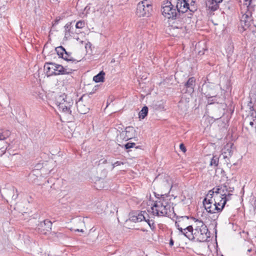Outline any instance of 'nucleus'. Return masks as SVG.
I'll return each mask as SVG.
<instances>
[{
	"mask_svg": "<svg viewBox=\"0 0 256 256\" xmlns=\"http://www.w3.org/2000/svg\"><path fill=\"white\" fill-rule=\"evenodd\" d=\"M218 86L214 83L210 82H205L202 86L200 92L202 94L208 98V104H216V108H218L220 110V114L216 116L215 119H218L224 114L222 112L226 108V104L223 102L222 98H218L217 90Z\"/></svg>",
	"mask_w": 256,
	"mask_h": 256,
	"instance_id": "1",
	"label": "nucleus"
},
{
	"mask_svg": "<svg viewBox=\"0 0 256 256\" xmlns=\"http://www.w3.org/2000/svg\"><path fill=\"white\" fill-rule=\"evenodd\" d=\"M197 226L194 229L192 226H189L184 228V230L188 232H184V235L189 240H192L196 238L197 241L204 242L210 238V232L206 225L201 220H196Z\"/></svg>",
	"mask_w": 256,
	"mask_h": 256,
	"instance_id": "2",
	"label": "nucleus"
},
{
	"mask_svg": "<svg viewBox=\"0 0 256 256\" xmlns=\"http://www.w3.org/2000/svg\"><path fill=\"white\" fill-rule=\"evenodd\" d=\"M187 11L186 7H182L180 4L175 6L168 0L164 1L162 6L161 12L162 15L169 20L175 18H181Z\"/></svg>",
	"mask_w": 256,
	"mask_h": 256,
	"instance_id": "3",
	"label": "nucleus"
},
{
	"mask_svg": "<svg viewBox=\"0 0 256 256\" xmlns=\"http://www.w3.org/2000/svg\"><path fill=\"white\" fill-rule=\"evenodd\" d=\"M44 68L46 73L50 76H57L63 74H70L74 70L68 68V66H63L62 64H56L55 62H48L44 64Z\"/></svg>",
	"mask_w": 256,
	"mask_h": 256,
	"instance_id": "4",
	"label": "nucleus"
},
{
	"mask_svg": "<svg viewBox=\"0 0 256 256\" xmlns=\"http://www.w3.org/2000/svg\"><path fill=\"white\" fill-rule=\"evenodd\" d=\"M186 18V14H184V16H181V18H175L168 20L170 26L174 30H178V34L182 36L186 33V28L184 26V19Z\"/></svg>",
	"mask_w": 256,
	"mask_h": 256,
	"instance_id": "5",
	"label": "nucleus"
},
{
	"mask_svg": "<svg viewBox=\"0 0 256 256\" xmlns=\"http://www.w3.org/2000/svg\"><path fill=\"white\" fill-rule=\"evenodd\" d=\"M152 11V5L148 0L141 1L137 5L136 13L140 17H149L151 15Z\"/></svg>",
	"mask_w": 256,
	"mask_h": 256,
	"instance_id": "6",
	"label": "nucleus"
},
{
	"mask_svg": "<svg viewBox=\"0 0 256 256\" xmlns=\"http://www.w3.org/2000/svg\"><path fill=\"white\" fill-rule=\"evenodd\" d=\"M92 94V92H90L88 94H83L76 102L77 110L80 114H84L89 112L90 108L86 102L90 100V96Z\"/></svg>",
	"mask_w": 256,
	"mask_h": 256,
	"instance_id": "7",
	"label": "nucleus"
},
{
	"mask_svg": "<svg viewBox=\"0 0 256 256\" xmlns=\"http://www.w3.org/2000/svg\"><path fill=\"white\" fill-rule=\"evenodd\" d=\"M148 214L146 211H136L130 214V220L133 222H140L148 218Z\"/></svg>",
	"mask_w": 256,
	"mask_h": 256,
	"instance_id": "8",
	"label": "nucleus"
},
{
	"mask_svg": "<svg viewBox=\"0 0 256 256\" xmlns=\"http://www.w3.org/2000/svg\"><path fill=\"white\" fill-rule=\"evenodd\" d=\"M52 222L48 220H45L38 223L36 228L39 232L46 234L48 232H50L52 229Z\"/></svg>",
	"mask_w": 256,
	"mask_h": 256,
	"instance_id": "9",
	"label": "nucleus"
},
{
	"mask_svg": "<svg viewBox=\"0 0 256 256\" xmlns=\"http://www.w3.org/2000/svg\"><path fill=\"white\" fill-rule=\"evenodd\" d=\"M223 0H206V6L207 10L214 12L219 8V4L221 3Z\"/></svg>",
	"mask_w": 256,
	"mask_h": 256,
	"instance_id": "10",
	"label": "nucleus"
},
{
	"mask_svg": "<svg viewBox=\"0 0 256 256\" xmlns=\"http://www.w3.org/2000/svg\"><path fill=\"white\" fill-rule=\"evenodd\" d=\"M73 100L69 98L68 100H66L64 102L60 104V109L62 110V111L66 114H72L71 107L73 104Z\"/></svg>",
	"mask_w": 256,
	"mask_h": 256,
	"instance_id": "11",
	"label": "nucleus"
},
{
	"mask_svg": "<svg viewBox=\"0 0 256 256\" xmlns=\"http://www.w3.org/2000/svg\"><path fill=\"white\" fill-rule=\"evenodd\" d=\"M170 206L169 204L160 206L159 209H156V214L157 216H168V210L170 212Z\"/></svg>",
	"mask_w": 256,
	"mask_h": 256,
	"instance_id": "12",
	"label": "nucleus"
},
{
	"mask_svg": "<svg viewBox=\"0 0 256 256\" xmlns=\"http://www.w3.org/2000/svg\"><path fill=\"white\" fill-rule=\"evenodd\" d=\"M196 85V78L194 77L190 78L187 82L184 84V87L190 92L194 91V88Z\"/></svg>",
	"mask_w": 256,
	"mask_h": 256,
	"instance_id": "13",
	"label": "nucleus"
},
{
	"mask_svg": "<svg viewBox=\"0 0 256 256\" xmlns=\"http://www.w3.org/2000/svg\"><path fill=\"white\" fill-rule=\"evenodd\" d=\"M226 204V200H225L224 202L222 203L221 207L215 206L214 205V202L212 204L211 206L208 208V210H206V212L208 214H212V212H222V210L224 208Z\"/></svg>",
	"mask_w": 256,
	"mask_h": 256,
	"instance_id": "14",
	"label": "nucleus"
},
{
	"mask_svg": "<svg viewBox=\"0 0 256 256\" xmlns=\"http://www.w3.org/2000/svg\"><path fill=\"white\" fill-rule=\"evenodd\" d=\"M124 135L126 134V136L128 138V140L134 138L136 134V130L134 127L129 126H126L125 128Z\"/></svg>",
	"mask_w": 256,
	"mask_h": 256,
	"instance_id": "15",
	"label": "nucleus"
},
{
	"mask_svg": "<svg viewBox=\"0 0 256 256\" xmlns=\"http://www.w3.org/2000/svg\"><path fill=\"white\" fill-rule=\"evenodd\" d=\"M62 59H64V60L66 61L67 62H70L71 63H74L76 64L78 62V60H77L75 58H74L72 56V53L70 52H68L66 50L64 56H63V58H62Z\"/></svg>",
	"mask_w": 256,
	"mask_h": 256,
	"instance_id": "16",
	"label": "nucleus"
},
{
	"mask_svg": "<svg viewBox=\"0 0 256 256\" xmlns=\"http://www.w3.org/2000/svg\"><path fill=\"white\" fill-rule=\"evenodd\" d=\"M68 99L67 96L64 94L62 93L60 94H58L56 96V104H58V106L60 108V104L64 102V100Z\"/></svg>",
	"mask_w": 256,
	"mask_h": 256,
	"instance_id": "17",
	"label": "nucleus"
},
{
	"mask_svg": "<svg viewBox=\"0 0 256 256\" xmlns=\"http://www.w3.org/2000/svg\"><path fill=\"white\" fill-rule=\"evenodd\" d=\"M105 72L102 70L93 78V80L96 82H103L104 80Z\"/></svg>",
	"mask_w": 256,
	"mask_h": 256,
	"instance_id": "18",
	"label": "nucleus"
},
{
	"mask_svg": "<svg viewBox=\"0 0 256 256\" xmlns=\"http://www.w3.org/2000/svg\"><path fill=\"white\" fill-rule=\"evenodd\" d=\"M55 52H56V54L58 56V57L60 58H62L66 52V50L64 48V47L60 46L55 48Z\"/></svg>",
	"mask_w": 256,
	"mask_h": 256,
	"instance_id": "19",
	"label": "nucleus"
},
{
	"mask_svg": "<svg viewBox=\"0 0 256 256\" xmlns=\"http://www.w3.org/2000/svg\"><path fill=\"white\" fill-rule=\"evenodd\" d=\"M148 108L147 106H144L140 112L138 116L140 118L144 119L148 115Z\"/></svg>",
	"mask_w": 256,
	"mask_h": 256,
	"instance_id": "20",
	"label": "nucleus"
},
{
	"mask_svg": "<svg viewBox=\"0 0 256 256\" xmlns=\"http://www.w3.org/2000/svg\"><path fill=\"white\" fill-rule=\"evenodd\" d=\"M189 0H177L176 4H180L182 6V7H186V10H190V11L192 12V10H190V4L188 3Z\"/></svg>",
	"mask_w": 256,
	"mask_h": 256,
	"instance_id": "21",
	"label": "nucleus"
},
{
	"mask_svg": "<svg viewBox=\"0 0 256 256\" xmlns=\"http://www.w3.org/2000/svg\"><path fill=\"white\" fill-rule=\"evenodd\" d=\"M150 216L148 214V218H146L144 220L147 222L150 228L152 230H154L156 229V226L154 224V221L153 219H150Z\"/></svg>",
	"mask_w": 256,
	"mask_h": 256,
	"instance_id": "22",
	"label": "nucleus"
},
{
	"mask_svg": "<svg viewBox=\"0 0 256 256\" xmlns=\"http://www.w3.org/2000/svg\"><path fill=\"white\" fill-rule=\"evenodd\" d=\"M213 202H214L212 199H208L207 198H205L204 199L202 203L206 211L208 210V208L211 206V205Z\"/></svg>",
	"mask_w": 256,
	"mask_h": 256,
	"instance_id": "23",
	"label": "nucleus"
},
{
	"mask_svg": "<svg viewBox=\"0 0 256 256\" xmlns=\"http://www.w3.org/2000/svg\"><path fill=\"white\" fill-rule=\"evenodd\" d=\"M252 20H248L246 18H241L240 20V24L243 28L246 30V28H248L250 26V22Z\"/></svg>",
	"mask_w": 256,
	"mask_h": 256,
	"instance_id": "24",
	"label": "nucleus"
},
{
	"mask_svg": "<svg viewBox=\"0 0 256 256\" xmlns=\"http://www.w3.org/2000/svg\"><path fill=\"white\" fill-rule=\"evenodd\" d=\"M51 234L54 238H56L57 240H60L66 238L65 234L62 232H53Z\"/></svg>",
	"mask_w": 256,
	"mask_h": 256,
	"instance_id": "25",
	"label": "nucleus"
},
{
	"mask_svg": "<svg viewBox=\"0 0 256 256\" xmlns=\"http://www.w3.org/2000/svg\"><path fill=\"white\" fill-rule=\"evenodd\" d=\"M10 132L8 130H0V140L6 139L10 136Z\"/></svg>",
	"mask_w": 256,
	"mask_h": 256,
	"instance_id": "26",
	"label": "nucleus"
},
{
	"mask_svg": "<svg viewBox=\"0 0 256 256\" xmlns=\"http://www.w3.org/2000/svg\"><path fill=\"white\" fill-rule=\"evenodd\" d=\"M221 212H214L212 214H208V216L212 221H216L218 218L220 213Z\"/></svg>",
	"mask_w": 256,
	"mask_h": 256,
	"instance_id": "27",
	"label": "nucleus"
},
{
	"mask_svg": "<svg viewBox=\"0 0 256 256\" xmlns=\"http://www.w3.org/2000/svg\"><path fill=\"white\" fill-rule=\"evenodd\" d=\"M250 6H248V10L246 12L245 14H243L242 18H246L249 20H252V12L250 10Z\"/></svg>",
	"mask_w": 256,
	"mask_h": 256,
	"instance_id": "28",
	"label": "nucleus"
},
{
	"mask_svg": "<svg viewBox=\"0 0 256 256\" xmlns=\"http://www.w3.org/2000/svg\"><path fill=\"white\" fill-rule=\"evenodd\" d=\"M218 158L216 156H213L212 158L211 159L210 165L211 166H218Z\"/></svg>",
	"mask_w": 256,
	"mask_h": 256,
	"instance_id": "29",
	"label": "nucleus"
},
{
	"mask_svg": "<svg viewBox=\"0 0 256 256\" xmlns=\"http://www.w3.org/2000/svg\"><path fill=\"white\" fill-rule=\"evenodd\" d=\"M164 204L162 202H161L159 201H156L154 202V204H153V206L152 208V210H154V208H156V209H159L160 207V206H163Z\"/></svg>",
	"mask_w": 256,
	"mask_h": 256,
	"instance_id": "30",
	"label": "nucleus"
},
{
	"mask_svg": "<svg viewBox=\"0 0 256 256\" xmlns=\"http://www.w3.org/2000/svg\"><path fill=\"white\" fill-rule=\"evenodd\" d=\"M214 190L215 195L214 196H218L220 195V193L221 192L222 190V186H216L212 188Z\"/></svg>",
	"mask_w": 256,
	"mask_h": 256,
	"instance_id": "31",
	"label": "nucleus"
},
{
	"mask_svg": "<svg viewBox=\"0 0 256 256\" xmlns=\"http://www.w3.org/2000/svg\"><path fill=\"white\" fill-rule=\"evenodd\" d=\"M71 25H72V22L66 24V26H64L65 30L66 32H68L71 33V34H74V32H73V31L71 30V28H72Z\"/></svg>",
	"mask_w": 256,
	"mask_h": 256,
	"instance_id": "32",
	"label": "nucleus"
},
{
	"mask_svg": "<svg viewBox=\"0 0 256 256\" xmlns=\"http://www.w3.org/2000/svg\"><path fill=\"white\" fill-rule=\"evenodd\" d=\"M228 60L229 62L234 63L236 61V56L235 55L232 56V54H230L229 53L227 56Z\"/></svg>",
	"mask_w": 256,
	"mask_h": 256,
	"instance_id": "33",
	"label": "nucleus"
},
{
	"mask_svg": "<svg viewBox=\"0 0 256 256\" xmlns=\"http://www.w3.org/2000/svg\"><path fill=\"white\" fill-rule=\"evenodd\" d=\"M224 198H223V196H222L220 195L214 196V198L212 199L213 202H224Z\"/></svg>",
	"mask_w": 256,
	"mask_h": 256,
	"instance_id": "34",
	"label": "nucleus"
},
{
	"mask_svg": "<svg viewBox=\"0 0 256 256\" xmlns=\"http://www.w3.org/2000/svg\"><path fill=\"white\" fill-rule=\"evenodd\" d=\"M84 26V22L82 20L78 22L76 24V28H82Z\"/></svg>",
	"mask_w": 256,
	"mask_h": 256,
	"instance_id": "35",
	"label": "nucleus"
},
{
	"mask_svg": "<svg viewBox=\"0 0 256 256\" xmlns=\"http://www.w3.org/2000/svg\"><path fill=\"white\" fill-rule=\"evenodd\" d=\"M136 144L134 142H127L124 144V146L126 150H128L130 148H134Z\"/></svg>",
	"mask_w": 256,
	"mask_h": 256,
	"instance_id": "36",
	"label": "nucleus"
},
{
	"mask_svg": "<svg viewBox=\"0 0 256 256\" xmlns=\"http://www.w3.org/2000/svg\"><path fill=\"white\" fill-rule=\"evenodd\" d=\"M180 222V220H178V222H176V227L178 228V230H180V232H181L183 234H184V232H188V230L184 231V229H183L182 228H180V225H179V224H178V222Z\"/></svg>",
	"mask_w": 256,
	"mask_h": 256,
	"instance_id": "37",
	"label": "nucleus"
},
{
	"mask_svg": "<svg viewBox=\"0 0 256 256\" xmlns=\"http://www.w3.org/2000/svg\"><path fill=\"white\" fill-rule=\"evenodd\" d=\"M124 133H125V130H122V132H120V138L122 140H128V139L127 138V136H126H126H125Z\"/></svg>",
	"mask_w": 256,
	"mask_h": 256,
	"instance_id": "38",
	"label": "nucleus"
},
{
	"mask_svg": "<svg viewBox=\"0 0 256 256\" xmlns=\"http://www.w3.org/2000/svg\"><path fill=\"white\" fill-rule=\"evenodd\" d=\"M227 191L228 189L226 186H224L223 187L222 186V190L221 192L220 193V196H224L226 194V192Z\"/></svg>",
	"mask_w": 256,
	"mask_h": 256,
	"instance_id": "39",
	"label": "nucleus"
},
{
	"mask_svg": "<svg viewBox=\"0 0 256 256\" xmlns=\"http://www.w3.org/2000/svg\"><path fill=\"white\" fill-rule=\"evenodd\" d=\"M30 128L31 129V131L35 132L36 133L38 134L40 132V130H38V126H30Z\"/></svg>",
	"mask_w": 256,
	"mask_h": 256,
	"instance_id": "40",
	"label": "nucleus"
},
{
	"mask_svg": "<svg viewBox=\"0 0 256 256\" xmlns=\"http://www.w3.org/2000/svg\"><path fill=\"white\" fill-rule=\"evenodd\" d=\"M215 194L214 190L212 189L208 191L207 194V196L208 197L209 199H212L213 196H214Z\"/></svg>",
	"mask_w": 256,
	"mask_h": 256,
	"instance_id": "41",
	"label": "nucleus"
},
{
	"mask_svg": "<svg viewBox=\"0 0 256 256\" xmlns=\"http://www.w3.org/2000/svg\"><path fill=\"white\" fill-rule=\"evenodd\" d=\"M232 196V194L228 193V194H226L223 196L224 202L225 200H226V202L230 198V196Z\"/></svg>",
	"mask_w": 256,
	"mask_h": 256,
	"instance_id": "42",
	"label": "nucleus"
},
{
	"mask_svg": "<svg viewBox=\"0 0 256 256\" xmlns=\"http://www.w3.org/2000/svg\"><path fill=\"white\" fill-rule=\"evenodd\" d=\"M180 148L184 153L186 152V148L183 143L180 144Z\"/></svg>",
	"mask_w": 256,
	"mask_h": 256,
	"instance_id": "43",
	"label": "nucleus"
},
{
	"mask_svg": "<svg viewBox=\"0 0 256 256\" xmlns=\"http://www.w3.org/2000/svg\"><path fill=\"white\" fill-rule=\"evenodd\" d=\"M6 149H7V146H6V148L3 146V147H2L1 148H0V156H2V154H4L5 153Z\"/></svg>",
	"mask_w": 256,
	"mask_h": 256,
	"instance_id": "44",
	"label": "nucleus"
},
{
	"mask_svg": "<svg viewBox=\"0 0 256 256\" xmlns=\"http://www.w3.org/2000/svg\"><path fill=\"white\" fill-rule=\"evenodd\" d=\"M124 164V162H120V161H116V162H114L112 165H113V168H114L115 166H120L121 164Z\"/></svg>",
	"mask_w": 256,
	"mask_h": 256,
	"instance_id": "45",
	"label": "nucleus"
},
{
	"mask_svg": "<svg viewBox=\"0 0 256 256\" xmlns=\"http://www.w3.org/2000/svg\"><path fill=\"white\" fill-rule=\"evenodd\" d=\"M114 100V98L113 96H112V97H109V98H108V100H107V105H106V107L108 106V104H110V102H112Z\"/></svg>",
	"mask_w": 256,
	"mask_h": 256,
	"instance_id": "46",
	"label": "nucleus"
},
{
	"mask_svg": "<svg viewBox=\"0 0 256 256\" xmlns=\"http://www.w3.org/2000/svg\"><path fill=\"white\" fill-rule=\"evenodd\" d=\"M222 202H214V204L215 206L221 207Z\"/></svg>",
	"mask_w": 256,
	"mask_h": 256,
	"instance_id": "47",
	"label": "nucleus"
},
{
	"mask_svg": "<svg viewBox=\"0 0 256 256\" xmlns=\"http://www.w3.org/2000/svg\"><path fill=\"white\" fill-rule=\"evenodd\" d=\"M107 162V160H105V159H101L99 161V164H106Z\"/></svg>",
	"mask_w": 256,
	"mask_h": 256,
	"instance_id": "48",
	"label": "nucleus"
},
{
	"mask_svg": "<svg viewBox=\"0 0 256 256\" xmlns=\"http://www.w3.org/2000/svg\"><path fill=\"white\" fill-rule=\"evenodd\" d=\"M60 21V20L59 19H57L56 18L54 21V22L52 24V26H54L58 24V22Z\"/></svg>",
	"mask_w": 256,
	"mask_h": 256,
	"instance_id": "49",
	"label": "nucleus"
},
{
	"mask_svg": "<svg viewBox=\"0 0 256 256\" xmlns=\"http://www.w3.org/2000/svg\"><path fill=\"white\" fill-rule=\"evenodd\" d=\"M169 244H170V246H172L174 245V241L173 240L172 238H171L170 240Z\"/></svg>",
	"mask_w": 256,
	"mask_h": 256,
	"instance_id": "50",
	"label": "nucleus"
},
{
	"mask_svg": "<svg viewBox=\"0 0 256 256\" xmlns=\"http://www.w3.org/2000/svg\"><path fill=\"white\" fill-rule=\"evenodd\" d=\"M90 6H87L85 8H84V10L86 11V14L88 13V10H90Z\"/></svg>",
	"mask_w": 256,
	"mask_h": 256,
	"instance_id": "51",
	"label": "nucleus"
},
{
	"mask_svg": "<svg viewBox=\"0 0 256 256\" xmlns=\"http://www.w3.org/2000/svg\"><path fill=\"white\" fill-rule=\"evenodd\" d=\"M70 32H65V37H66V36H70Z\"/></svg>",
	"mask_w": 256,
	"mask_h": 256,
	"instance_id": "52",
	"label": "nucleus"
},
{
	"mask_svg": "<svg viewBox=\"0 0 256 256\" xmlns=\"http://www.w3.org/2000/svg\"><path fill=\"white\" fill-rule=\"evenodd\" d=\"M254 211L256 212V200L254 202Z\"/></svg>",
	"mask_w": 256,
	"mask_h": 256,
	"instance_id": "53",
	"label": "nucleus"
},
{
	"mask_svg": "<svg viewBox=\"0 0 256 256\" xmlns=\"http://www.w3.org/2000/svg\"><path fill=\"white\" fill-rule=\"evenodd\" d=\"M76 232H83L84 231L82 229H81V230H79V229H76L75 230Z\"/></svg>",
	"mask_w": 256,
	"mask_h": 256,
	"instance_id": "54",
	"label": "nucleus"
},
{
	"mask_svg": "<svg viewBox=\"0 0 256 256\" xmlns=\"http://www.w3.org/2000/svg\"><path fill=\"white\" fill-rule=\"evenodd\" d=\"M245 2H248V5L250 6L252 4V0H244Z\"/></svg>",
	"mask_w": 256,
	"mask_h": 256,
	"instance_id": "55",
	"label": "nucleus"
},
{
	"mask_svg": "<svg viewBox=\"0 0 256 256\" xmlns=\"http://www.w3.org/2000/svg\"><path fill=\"white\" fill-rule=\"evenodd\" d=\"M17 196H18V194H16V196H15L14 194L12 196V198L14 200H16V198Z\"/></svg>",
	"mask_w": 256,
	"mask_h": 256,
	"instance_id": "56",
	"label": "nucleus"
},
{
	"mask_svg": "<svg viewBox=\"0 0 256 256\" xmlns=\"http://www.w3.org/2000/svg\"><path fill=\"white\" fill-rule=\"evenodd\" d=\"M180 218H186V219H189V216H180Z\"/></svg>",
	"mask_w": 256,
	"mask_h": 256,
	"instance_id": "57",
	"label": "nucleus"
},
{
	"mask_svg": "<svg viewBox=\"0 0 256 256\" xmlns=\"http://www.w3.org/2000/svg\"><path fill=\"white\" fill-rule=\"evenodd\" d=\"M195 2L194 1V0H191V2H190V4L191 6H192L194 4Z\"/></svg>",
	"mask_w": 256,
	"mask_h": 256,
	"instance_id": "58",
	"label": "nucleus"
},
{
	"mask_svg": "<svg viewBox=\"0 0 256 256\" xmlns=\"http://www.w3.org/2000/svg\"><path fill=\"white\" fill-rule=\"evenodd\" d=\"M250 124L252 126H254V122H250Z\"/></svg>",
	"mask_w": 256,
	"mask_h": 256,
	"instance_id": "59",
	"label": "nucleus"
},
{
	"mask_svg": "<svg viewBox=\"0 0 256 256\" xmlns=\"http://www.w3.org/2000/svg\"><path fill=\"white\" fill-rule=\"evenodd\" d=\"M141 230L144 232H148V230L144 228H141Z\"/></svg>",
	"mask_w": 256,
	"mask_h": 256,
	"instance_id": "60",
	"label": "nucleus"
},
{
	"mask_svg": "<svg viewBox=\"0 0 256 256\" xmlns=\"http://www.w3.org/2000/svg\"><path fill=\"white\" fill-rule=\"evenodd\" d=\"M95 230H96V229H94V227H93L90 230V231H92V230L94 231Z\"/></svg>",
	"mask_w": 256,
	"mask_h": 256,
	"instance_id": "61",
	"label": "nucleus"
},
{
	"mask_svg": "<svg viewBox=\"0 0 256 256\" xmlns=\"http://www.w3.org/2000/svg\"><path fill=\"white\" fill-rule=\"evenodd\" d=\"M252 250L251 248H250V249H248V252H250Z\"/></svg>",
	"mask_w": 256,
	"mask_h": 256,
	"instance_id": "62",
	"label": "nucleus"
},
{
	"mask_svg": "<svg viewBox=\"0 0 256 256\" xmlns=\"http://www.w3.org/2000/svg\"><path fill=\"white\" fill-rule=\"evenodd\" d=\"M75 33L77 34H79V32H78V31H76V32Z\"/></svg>",
	"mask_w": 256,
	"mask_h": 256,
	"instance_id": "63",
	"label": "nucleus"
},
{
	"mask_svg": "<svg viewBox=\"0 0 256 256\" xmlns=\"http://www.w3.org/2000/svg\"><path fill=\"white\" fill-rule=\"evenodd\" d=\"M75 33L77 34H79V32H78V31H76V32Z\"/></svg>",
	"mask_w": 256,
	"mask_h": 256,
	"instance_id": "64",
	"label": "nucleus"
}]
</instances>
